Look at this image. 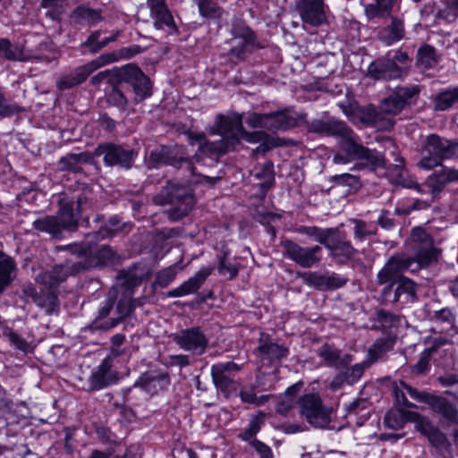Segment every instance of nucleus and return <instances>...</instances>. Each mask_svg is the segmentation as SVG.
Listing matches in <instances>:
<instances>
[{
  "label": "nucleus",
  "mask_w": 458,
  "mask_h": 458,
  "mask_svg": "<svg viewBox=\"0 0 458 458\" xmlns=\"http://www.w3.org/2000/svg\"><path fill=\"white\" fill-rule=\"evenodd\" d=\"M216 131L222 136L221 140L216 142H204L205 136L202 133L197 134L193 139L199 143L203 153L224 154L233 148L241 138L248 142H259L267 138L263 132H246L242 128V115L233 114L231 115H216L215 121Z\"/></svg>",
  "instance_id": "2"
},
{
  "label": "nucleus",
  "mask_w": 458,
  "mask_h": 458,
  "mask_svg": "<svg viewBox=\"0 0 458 458\" xmlns=\"http://www.w3.org/2000/svg\"><path fill=\"white\" fill-rule=\"evenodd\" d=\"M428 441L437 448H446L449 445L447 437L444 433L434 428L428 436Z\"/></svg>",
  "instance_id": "51"
},
{
  "label": "nucleus",
  "mask_w": 458,
  "mask_h": 458,
  "mask_svg": "<svg viewBox=\"0 0 458 458\" xmlns=\"http://www.w3.org/2000/svg\"><path fill=\"white\" fill-rule=\"evenodd\" d=\"M67 276V273L62 267H55L50 271L41 273L37 276L36 281L51 290L59 283L63 282Z\"/></svg>",
  "instance_id": "31"
},
{
  "label": "nucleus",
  "mask_w": 458,
  "mask_h": 458,
  "mask_svg": "<svg viewBox=\"0 0 458 458\" xmlns=\"http://www.w3.org/2000/svg\"><path fill=\"white\" fill-rule=\"evenodd\" d=\"M250 445L259 454L260 458H273L272 450L268 445L257 439L252 440Z\"/></svg>",
  "instance_id": "56"
},
{
  "label": "nucleus",
  "mask_w": 458,
  "mask_h": 458,
  "mask_svg": "<svg viewBox=\"0 0 458 458\" xmlns=\"http://www.w3.org/2000/svg\"><path fill=\"white\" fill-rule=\"evenodd\" d=\"M299 232L313 238L325 247L327 245L332 233L331 229L323 230L316 226H303L299 229Z\"/></svg>",
  "instance_id": "41"
},
{
  "label": "nucleus",
  "mask_w": 458,
  "mask_h": 458,
  "mask_svg": "<svg viewBox=\"0 0 458 458\" xmlns=\"http://www.w3.org/2000/svg\"><path fill=\"white\" fill-rule=\"evenodd\" d=\"M432 319L439 325H446L442 331H445L449 335L454 336L458 335V327L455 326V316L450 309L445 308L435 311Z\"/></svg>",
  "instance_id": "32"
},
{
  "label": "nucleus",
  "mask_w": 458,
  "mask_h": 458,
  "mask_svg": "<svg viewBox=\"0 0 458 458\" xmlns=\"http://www.w3.org/2000/svg\"><path fill=\"white\" fill-rule=\"evenodd\" d=\"M121 57L119 53L103 54L83 66L79 67L73 73L62 77L57 81V87L60 90H64L77 86L82 83L96 70L114 63Z\"/></svg>",
  "instance_id": "6"
},
{
  "label": "nucleus",
  "mask_w": 458,
  "mask_h": 458,
  "mask_svg": "<svg viewBox=\"0 0 458 458\" xmlns=\"http://www.w3.org/2000/svg\"><path fill=\"white\" fill-rule=\"evenodd\" d=\"M412 257H392L377 274L379 284L398 281L399 274L405 270L417 271L437 259V250L433 240L422 228H414L408 241Z\"/></svg>",
  "instance_id": "1"
},
{
  "label": "nucleus",
  "mask_w": 458,
  "mask_h": 458,
  "mask_svg": "<svg viewBox=\"0 0 458 458\" xmlns=\"http://www.w3.org/2000/svg\"><path fill=\"white\" fill-rule=\"evenodd\" d=\"M298 406L301 416L314 427L322 428L330 420L329 410L323 404L318 394H306L298 400Z\"/></svg>",
  "instance_id": "7"
},
{
  "label": "nucleus",
  "mask_w": 458,
  "mask_h": 458,
  "mask_svg": "<svg viewBox=\"0 0 458 458\" xmlns=\"http://www.w3.org/2000/svg\"><path fill=\"white\" fill-rule=\"evenodd\" d=\"M169 195L171 201H178L180 206L178 208L179 214L176 218L182 217L188 214L191 209L194 200L191 190L188 186H179L174 182L168 184Z\"/></svg>",
  "instance_id": "19"
},
{
  "label": "nucleus",
  "mask_w": 458,
  "mask_h": 458,
  "mask_svg": "<svg viewBox=\"0 0 458 458\" xmlns=\"http://www.w3.org/2000/svg\"><path fill=\"white\" fill-rule=\"evenodd\" d=\"M283 247L284 254L301 267H311L320 261L318 255L321 248L318 245L307 248L291 241H284Z\"/></svg>",
  "instance_id": "9"
},
{
  "label": "nucleus",
  "mask_w": 458,
  "mask_h": 458,
  "mask_svg": "<svg viewBox=\"0 0 458 458\" xmlns=\"http://www.w3.org/2000/svg\"><path fill=\"white\" fill-rule=\"evenodd\" d=\"M182 148L174 147V148L167 147H161L150 152L148 157V163L152 166H157L161 164L171 165L175 167H182L183 165L186 168L194 174L192 164L190 160L182 157H177L181 154Z\"/></svg>",
  "instance_id": "15"
},
{
  "label": "nucleus",
  "mask_w": 458,
  "mask_h": 458,
  "mask_svg": "<svg viewBox=\"0 0 458 458\" xmlns=\"http://www.w3.org/2000/svg\"><path fill=\"white\" fill-rule=\"evenodd\" d=\"M368 74L375 80H393L400 78L403 70L392 60H377L368 67Z\"/></svg>",
  "instance_id": "18"
},
{
  "label": "nucleus",
  "mask_w": 458,
  "mask_h": 458,
  "mask_svg": "<svg viewBox=\"0 0 458 458\" xmlns=\"http://www.w3.org/2000/svg\"><path fill=\"white\" fill-rule=\"evenodd\" d=\"M425 403L446 420L458 422V410L445 398L430 394L425 397Z\"/></svg>",
  "instance_id": "24"
},
{
  "label": "nucleus",
  "mask_w": 458,
  "mask_h": 458,
  "mask_svg": "<svg viewBox=\"0 0 458 458\" xmlns=\"http://www.w3.org/2000/svg\"><path fill=\"white\" fill-rule=\"evenodd\" d=\"M267 114H261L253 113L247 118V123L252 128H264L267 130V122H269Z\"/></svg>",
  "instance_id": "52"
},
{
  "label": "nucleus",
  "mask_w": 458,
  "mask_h": 458,
  "mask_svg": "<svg viewBox=\"0 0 458 458\" xmlns=\"http://www.w3.org/2000/svg\"><path fill=\"white\" fill-rule=\"evenodd\" d=\"M16 265L13 259L0 251V293L14 279Z\"/></svg>",
  "instance_id": "25"
},
{
  "label": "nucleus",
  "mask_w": 458,
  "mask_h": 458,
  "mask_svg": "<svg viewBox=\"0 0 458 458\" xmlns=\"http://www.w3.org/2000/svg\"><path fill=\"white\" fill-rule=\"evenodd\" d=\"M82 161H86L85 154L67 155L60 159V169L77 171L79 169V164Z\"/></svg>",
  "instance_id": "45"
},
{
  "label": "nucleus",
  "mask_w": 458,
  "mask_h": 458,
  "mask_svg": "<svg viewBox=\"0 0 458 458\" xmlns=\"http://www.w3.org/2000/svg\"><path fill=\"white\" fill-rule=\"evenodd\" d=\"M97 157L103 156V160L106 165H119L124 168L131 166L135 157V153L131 149H125L122 146L114 144H104L95 149Z\"/></svg>",
  "instance_id": "8"
},
{
  "label": "nucleus",
  "mask_w": 458,
  "mask_h": 458,
  "mask_svg": "<svg viewBox=\"0 0 458 458\" xmlns=\"http://www.w3.org/2000/svg\"><path fill=\"white\" fill-rule=\"evenodd\" d=\"M409 420L408 412L399 409L397 411H390L385 416V424L394 429L401 428L405 421Z\"/></svg>",
  "instance_id": "42"
},
{
  "label": "nucleus",
  "mask_w": 458,
  "mask_h": 458,
  "mask_svg": "<svg viewBox=\"0 0 458 458\" xmlns=\"http://www.w3.org/2000/svg\"><path fill=\"white\" fill-rule=\"evenodd\" d=\"M455 103H458V88L439 93L435 99V107L437 110H446Z\"/></svg>",
  "instance_id": "39"
},
{
  "label": "nucleus",
  "mask_w": 458,
  "mask_h": 458,
  "mask_svg": "<svg viewBox=\"0 0 458 458\" xmlns=\"http://www.w3.org/2000/svg\"><path fill=\"white\" fill-rule=\"evenodd\" d=\"M62 4L63 0H41V6L43 8L51 9L49 15L52 19H56Z\"/></svg>",
  "instance_id": "58"
},
{
  "label": "nucleus",
  "mask_w": 458,
  "mask_h": 458,
  "mask_svg": "<svg viewBox=\"0 0 458 458\" xmlns=\"http://www.w3.org/2000/svg\"><path fill=\"white\" fill-rule=\"evenodd\" d=\"M257 177L265 178L264 185L267 187H270L273 180H274V173H273V165L271 163H266L263 167L262 174L259 173L256 174Z\"/></svg>",
  "instance_id": "60"
},
{
  "label": "nucleus",
  "mask_w": 458,
  "mask_h": 458,
  "mask_svg": "<svg viewBox=\"0 0 458 458\" xmlns=\"http://www.w3.org/2000/svg\"><path fill=\"white\" fill-rule=\"evenodd\" d=\"M435 49L429 46L420 48L418 52V63L424 68H429L436 64Z\"/></svg>",
  "instance_id": "46"
},
{
  "label": "nucleus",
  "mask_w": 458,
  "mask_h": 458,
  "mask_svg": "<svg viewBox=\"0 0 458 458\" xmlns=\"http://www.w3.org/2000/svg\"><path fill=\"white\" fill-rule=\"evenodd\" d=\"M326 247L330 250L331 255L340 262L352 259L356 252L350 242L340 240H329Z\"/></svg>",
  "instance_id": "30"
},
{
  "label": "nucleus",
  "mask_w": 458,
  "mask_h": 458,
  "mask_svg": "<svg viewBox=\"0 0 458 458\" xmlns=\"http://www.w3.org/2000/svg\"><path fill=\"white\" fill-rule=\"evenodd\" d=\"M85 197H78L76 202L60 200V209L55 216H45L35 220L34 227L53 236L58 235L64 229H74L77 226V216L82 212Z\"/></svg>",
  "instance_id": "4"
},
{
  "label": "nucleus",
  "mask_w": 458,
  "mask_h": 458,
  "mask_svg": "<svg viewBox=\"0 0 458 458\" xmlns=\"http://www.w3.org/2000/svg\"><path fill=\"white\" fill-rule=\"evenodd\" d=\"M454 181H458V171L443 167L439 172L429 175L424 186L428 189V193L436 198L448 183Z\"/></svg>",
  "instance_id": "16"
},
{
  "label": "nucleus",
  "mask_w": 458,
  "mask_h": 458,
  "mask_svg": "<svg viewBox=\"0 0 458 458\" xmlns=\"http://www.w3.org/2000/svg\"><path fill=\"white\" fill-rule=\"evenodd\" d=\"M395 0H360L368 18L380 17L389 12Z\"/></svg>",
  "instance_id": "29"
},
{
  "label": "nucleus",
  "mask_w": 458,
  "mask_h": 458,
  "mask_svg": "<svg viewBox=\"0 0 458 458\" xmlns=\"http://www.w3.org/2000/svg\"><path fill=\"white\" fill-rule=\"evenodd\" d=\"M418 166L423 170H432L441 166L445 159L458 157V142L430 134L423 141Z\"/></svg>",
  "instance_id": "5"
},
{
  "label": "nucleus",
  "mask_w": 458,
  "mask_h": 458,
  "mask_svg": "<svg viewBox=\"0 0 458 458\" xmlns=\"http://www.w3.org/2000/svg\"><path fill=\"white\" fill-rule=\"evenodd\" d=\"M265 335H261L260 343L258 347L259 353L270 360H280L288 354V349L283 345L274 343H268L264 338Z\"/></svg>",
  "instance_id": "27"
},
{
  "label": "nucleus",
  "mask_w": 458,
  "mask_h": 458,
  "mask_svg": "<svg viewBox=\"0 0 458 458\" xmlns=\"http://www.w3.org/2000/svg\"><path fill=\"white\" fill-rule=\"evenodd\" d=\"M166 384V377L164 375L152 376L150 374L143 375L136 385L141 386V388L149 394H154L162 389Z\"/></svg>",
  "instance_id": "34"
},
{
  "label": "nucleus",
  "mask_w": 458,
  "mask_h": 458,
  "mask_svg": "<svg viewBox=\"0 0 458 458\" xmlns=\"http://www.w3.org/2000/svg\"><path fill=\"white\" fill-rule=\"evenodd\" d=\"M134 308L135 305L133 304V301L127 298L121 300L116 307L121 317L129 315Z\"/></svg>",
  "instance_id": "59"
},
{
  "label": "nucleus",
  "mask_w": 458,
  "mask_h": 458,
  "mask_svg": "<svg viewBox=\"0 0 458 458\" xmlns=\"http://www.w3.org/2000/svg\"><path fill=\"white\" fill-rule=\"evenodd\" d=\"M441 15L448 21H453L458 18V0H453L441 12Z\"/></svg>",
  "instance_id": "55"
},
{
  "label": "nucleus",
  "mask_w": 458,
  "mask_h": 458,
  "mask_svg": "<svg viewBox=\"0 0 458 458\" xmlns=\"http://www.w3.org/2000/svg\"><path fill=\"white\" fill-rule=\"evenodd\" d=\"M404 36V27L403 21L394 18L387 27L379 32V39L386 45L390 46L394 42L401 40Z\"/></svg>",
  "instance_id": "26"
},
{
  "label": "nucleus",
  "mask_w": 458,
  "mask_h": 458,
  "mask_svg": "<svg viewBox=\"0 0 458 458\" xmlns=\"http://www.w3.org/2000/svg\"><path fill=\"white\" fill-rule=\"evenodd\" d=\"M147 4L157 30H164L168 34L177 33L178 29L165 0H148Z\"/></svg>",
  "instance_id": "14"
},
{
  "label": "nucleus",
  "mask_w": 458,
  "mask_h": 458,
  "mask_svg": "<svg viewBox=\"0 0 458 458\" xmlns=\"http://www.w3.org/2000/svg\"><path fill=\"white\" fill-rule=\"evenodd\" d=\"M253 37L252 32L250 29H242L241 36H235L233 39V47L231 50L232 57L241 59L243 57L246 47L252 42Z\"/></svg>",
  "instance_id": "35"
},
{
  "label": "nucleus",
  "mask_w": 458,
  "mask_h": 458,
  "mask_svg": "<svg viewBox=\"0 0 458 458\" xmlns=\"http://www.w3.org/2000/svg\"><path fill=\"white\" fill-rule=\"evenodd\" d=\"M394 301H400L403 297L405 301L411 300L415 295V286L411 280L402 276L397 281Z\"/></svg>",
  "instance_id": "37"
},
{
  "label": "nucleus",
  "mask_w": 458,
  "mask_h": 458,
  "mask_svg": "<svg viewBox=\"0 0 458 458\" xmlns=\"http://www.w3.org/2000/svg\"><path fill=\"white\" fill-rule=\"evenodd\" d=\"M322 131L339 138L341 150L353 159H364L372 169L385 165V158L380 152L370 150L360 145L352 131L343 122L330 119L322 124Z\"/></svg>",
  "instance_id": "3"
},
{
  "label": "nucleus",
  "mask_w": 458,
  "mask_h": 458,
  "mask_svg": "<svg viewBox=\"0 0 458 458\" xmlns=\"http://www.w3.org/2000/svg\"><path fill=\"white\" fill-rule=\"evenodd\" d=\"M23 294L26 297H30L33 301L41 309L45 310L47 314H54L58 311L59 304L56 295L48 291L46 293L38 294L36 289L28 285L23 289Z\"/></svg>",
  "instance_id": "20"
},
{
  "label": "nucleus",
  "mask_w": 458,
  "mask_h": 458,
  "mask_svg": "<svg viewBox=\"0 0 458 458\" xmlns=\"http://www.w3.org/2000/svg\"><path fill=\"white\" fill-rule=\"evenodd\" d=\"M108 101L114 106L124 108L127 104L125 96L118 89H114L108 96Z\"/></svg>",
  "instance_id": "57"
},
{
  "label": "nucleus",
  "mask_w": 458,
  "mask_h": 458,
  "mask_svg": "<svg viewBox=\"0 0 458 458\" xmlns=\"http://www.w3.org/2000/svg\"><path fill=\"white\" fill-rule=\"evenodd\" d=\"M122 230V227L119 225V220L117 217H111L108 225H106L103 227L99 233L102 238L111 237L114 234L115 232Z\"/></svg>",
  "instance_id": "54"
},
{
  "label": "nucleus",
  "mask_w": 458,
  "mask_h": 458,
  "mask_svg": "<svg viewBox=\"0 0 458 458\" xmlns=\"http://www.w3.org/2000/svg\"><path fill=\"white\" fill-rule=\"evenodd\" d=\"M301 386V383H296L289 386L285 392L280 395L276 408L277 413L281 415H287L295 403V397L300 392Z\"/></svg>",
  "instance_id": "28"
},
{
  "label": "nucleus",
  "mask_w": 458,
  "mask_h": 458,
  "mask_svg": "<svg viewBox=\"0 0 458 458\" xmlns=\"http://www.w3.org/2000/svg\"><path fill=\"white\" fill-rule=\"evenodd\" d=\"M447 341L445 339H439L436 341L435 345L432 348L426 349L424 352H421L420 359L418 361V363L414 366V370L418 373H422L426 370L429 358L431 356V353L434 349L437 347L443 345Z\"/></svg>",
  "instance_id": "48"
},
{
  "label": "nucleus",
  "mask_w": 458,
  "mask_h": 458,
  "mask_svg": "<svg viewBox=\"0 0 458 458\" xmlns=\"http://www.w3.org/2000/svg\"><path fill=\"white\" fill-rule=\"evenodd\" d=\"M120 77L133 88L136 101H141L151 95L150 81L137 66L131 64L124 66Z\"/></svg>",
  "instance_id": "12"
},
{
  "label": "nucleus",
  "mask_w": 458,
  "mask_h": 458,
  "mask_svg": "<svg viewBox=\"0 0 458 458\" xmlns=\"http://www.w3.org/2000/svg\"><path fill=\"white\" fill-rule=\"evenodd\" d=\"M178 273L177 267H168L157 274L154 285L165 288L168 286L175 278Z\"/></svg>",
  "instance_id": "44"
},
{
  "label": "nucleus",
  "mask_w": 458,
  "mask_h": 458,
  "mask_svg": "<svg viewBox=\"0 0 458 458\" xmlns=\"http://www.w3.org/2000/svg\"><path fill=\"white\" fill-rule=\"evenodd\" d=\"M418 86L398 88L386 98L381 105V110L386 114L395 115L406 106L411 105L419 94Z\"/></svg>",
  "instance_id": "10"
},
{
  "label": "nucleus",
  "mask_w": 458,
  "mask_h": 458,
  "mask_svg": "<svg viewBox=\"0 0 458 458\" xmlns=\"http://www.w3.org/2000/svg\"><path fill=\"white\" fill-rule=\"evenodd\" d=\"M408 419L411 421H414L416 429L427 437L435 428L428 420L417 412L408 411Z\"/></svg>",
  "instance_id": "47"
},
{
  "label": "nucleus",
  "mask_w": 458,
  "mask_h": 458,
  "mask_svg": "<svg viewBox=\"0 0 458 458\" xmlns=\"http://www.w3.org/2000/svg\"><path fill=\"white\" fill-rule=\"evenodd\" d=\"M405 390L402 387V388H399V386H395L394 389V396H395V402H396V404L399 406V407H402V406H409V407H411L413 406L411 403H408L406 397H405Z\"/></svg>",
  "instance_id": "64"
},
{
  "label": "nucleus",
  "mask_w": 458,
  "mask_h": 458,
  "mask_svg": "<svg viewBox=\"0 0 458 458\" xmlns=\"http://www.w3.org/2000/svg\"><path fill=\"white\" fill-rule=\"evenodd\" d=\"M377 319L385 329H392L393 327H396L402 320L400 317L384 310L377 312Z\"/></svg>",
  "instance_id": "50"
},
{
  "label": "nucleus",
  "mask_w": 458,
  "mask_h": 458,
  "mask_svg": "<svg viewBox=\"0 0 458 458\" xmlns=\"http://www.w3.org/2000/svg\"><path fill=\"white\" fill-rule=\"evenodd\" d=\"M305 280L309 284L320 290H334L346 284V279L337 275H320L318 273L307 274Z\"/></svg>",
  "instance_id": "23"
},
{
  "label": "nucleus",
  "mask_w": 458,
  "mask_h": 458,
  "mask_svg": "<svg viewBox=\"0 0 458 458\" xmlns=\"http://www.w3.org/2000/svg\"><path fill=\"white\" fill-rule=\"evenodd\" d=\"M296 11L302 22L312 27H318L327 20L324 0H299Z\"/></svg>",
  "instance_id": "11"
},
{
  "label": "nucleus",
  "mask_w": 458,
  "mask_h": 458,
  "mask_svg": "<svg viewBox=\"0 0 458 458\" xmlns=\"http://www.w3.org/2000/svg\"><path fill=\"white\" fill-rule=\"evenodd\" d=\"M259 429L260 422L259 419L254 418L250 421L248 428L239 434V437L243 441H248L253 437L259 431Z\"/></svg>",
  "instance_id": "53"
},
{
  "label": "nucleus",
  "mask_w": 458,
  "mask_h": 458,
  "mask_svg": "<svg viewBox=\"0 0 458 458\" xmlns=\"http://www.w3.org/2000/svg\"><path fill=\"white\" fill-rule=\"evenodd\" d=\"M174 341L182 350L194 354H202L208 345V339L198 327L184 329L174 335Z\"/></svg>",
  "instance_id": "13"
},
{
  "label": "nucleus",
  "mask_w": 458,
  "mask_h": 458,
  "mask_svg": "<svg viewBox=\"0 0 458 458\" xmlns=\"http://www.w3.org/2000/svg\"><path fill=\"white\" fill-rule=\"evenodd\" d=\"M369 366L367 362L357 363L352 367L347 369L344 373L346 377L347 384H353L358 381L362 376L365 369Z\"/></svg>",
  "instance_id": "49"
},
{
  "label": "nucleus",
  "mask_w": 458,
  "mask_h": 458,
  "mask_svg": "<svg viewBox=\"0 0 458 458\" xmlns=\"http://www.w3.org/2000/svg\"><path fill=\"white\" fill-rule=\"evenodd\" d=\"M72 17L77 22H87L89 25L96 24L103 19L98 11L84 6L75 9Z\"/></svg>",
  "instance_id": "38"
},
{
  "label": "nucleus",
  "mask_w": 458,
  "mask_h": 458,
  "mask_svg": "<svg viewBox=\"0 0 458 458\" xmlns=\"http://www.w3.org/2000/svg\"><path fill=\"white\" fill-rule=\"evenodd\" d=\"M218 270L222 275H228L229 278H233L238 274L237 267L233 264H227L224 259L220 260Z\"/></svg>",
  "instance_id": "62"
},
{
  "label": "nucleus",
  "mask_w": 458,
  "mask_h": 458,
  "mask_svg": "<svg viewBox=\"0 0 458 458\" xmlns=\"http://www.w3.org/2000/svg\"><path fill=\"white\" fill-rule=\"evenodd\" d=\"M321 357L327 361L328 366L340 369L347 366L352 361L349 354H341L337 350L326 346L321 351Z\"/></svg>",
  "instance_id": "33"
},
{
  "label": "nucleus",
  "mask_w": 458,
  "mask_h": 458,
  "mask_svg": "<svg viewBox=\"0 0 458 458\" xmlns=\"http://www.w3.org/2000/svg\"><path fill=\"white\" fill-rule=\"evenodd\" d=\"M0 55L11 61H21L23 59L21 48L13 46L6 38H0Z\"/></svg>",
  "instance_id": "40"
},
{
  "label": "nucleus",
  "mask_w": 458,
  "mask_h": 458,
  "mask_svg": "<svg viewBox=\"0 0 458 458\" xmlns=\"http://www.w3.org/2000/svg\"><path fill=\"white\" fill-rule=\"evenodd\" d=\"M354 223V236L356 239L362 241L366 236L371 233V232L367 228V225L364 222L355 220Z\"/></svg>",
  "instance_id": "61"
},
{
  "label": "nucleus",
  "mask_w": 458,
  "mask_h": 458,
  "mask_svg": "<svg viewBox=\"0 0 458 458\" xmlns=\"http://www.w3.org/2000/svg\"><path fill=\"white\" fill-rule=\"evenodd\" d=\"M116 377L111 370V365L107 360H104L101 364L94 370L89 378V387L91 390H100L108 386L115 381Z\"/></svg>",
  "instance_id": "22"
},
{
  "label": "nucleus",
  "mask_w": 458,
  "mask_h": 458,
  "mask_svg": "<svg viewBox=\"0 0 458 458\" xmlns=\"http://www.w3.org/2000/svg\"><path fill=\"white\" fill-rule=\"evenodd\" d=\"M211 376L216 386L223 391L227 390L233 384V381L230 377L231 375L221 370L220 367L212 366Z\"/></svg>",
  "instance_id": "43"
},
{
  "label": "nucleus",
  "mask_w": 458,
  "mask_h": 458,
  "mask_svg": "<svg viewBox=\"0 0 458 458\" xmlns=\"http://www.w3.org/2000/svg\"><path fill=\"white\" fill-rule=\"evenodd\" d=\"M212 268L202 267L192 277L183 282L178 287L166 293L169 298H177L196 293L207 277L210 275Z\"/></svg>",
  "instance_id": "17"
},
{
  "label": "nucleus",
  "mask_w": 458,
  "mask_h": 458,
  "mask_svg": "<svg viewBox=\"0 0 458 458\" xmlns=\"http://www.w3.org/2000/svg\"><path fill=\"white\" fill-rule=\"evenodd\" d=\"M198 6L200 16L207 19L222 17L223 9L214 0H193Z\"/></svg>",
  "instance_id": "36"
},
{
  "label": "nucleus",
  "mask_w": 458,
  "mask_h": 458,
  "mask_svg": "<svg viewBox=\"0 0 458 458\" xmlns=\"http://www.w3.org/2000/svg\"><path fill=\"white\" fill-rule=\"evenodd\" d=\"M9 341L19 350L26 352L29 349V344L15 333L8 335Z\"/></svg>",
  "instance_id": "63"
},
{
  "label": "nucleus",
  "mask_w": 458,
  "mask_h": 458,
  "mask_svg": "<svg viewBox=\"0 0 458 458\" xmlns=\"http://www.w3.org/2000/svg\"><path fill=\"white\" fill-rule=\"evenodd\" d=\"M267 115L270 118L267 122V130L269 131L287 130L297 125L299 121L302 119V116L291 109L267 114Z\"/></svg>",
  "instance_id": "21"
}]
</instances>
